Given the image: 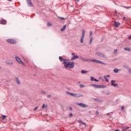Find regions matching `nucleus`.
Instances as JSON below:
<instances>
[{
	"label": "nucleus",
	"mask_w": 131,
	"mask_h": 131,
	"mask_svg": "<svg viewBox=\"0 0 131 131\" xmlns=\"http://www.w3.org/2000/svg\"><path fill=\"white\" fill-rule=\"evenodd\" d=\"M63 64H64V67L66 68H70V69L74 68V62H70L68 59L63 60Z\"/></svg>",
	"instance_id": "1"
},
{
	"label": "nucleus",
	"mask_w": 131,
	"mask_h": 131,
	"mask_svg": "<svg viewBox=\"0 0 131 131\" xmlns=\"http://www.w3.org/2000/svg\"><path fill=\"white\" fill-rule=\"evenodd\" d=\"M89 62H94V63H97V64H102V65H106V63L103 61H101L100 60H97L96 59H89Z\"/></svg>",
	"instance_id": "2"
},
{
	"label": "nucleus",
	"mask_w": 131,
	"mask_h": 131,
	"mask_svg": "<svg viewBox=\"0 0 131 131\" xmlns=\"http://www.w3.org/2000/svg\"><path fill=\"white\" fill-rule=\"evenodd\" d=\"M15 60L19 63V64H21V65H23V66H25V63L22 61L21 59L20 58L18 57V56H15Z\"/></svg>",
	"instance_id": "3"
},
{
	"label": "nucleus",
	"mask_w": 131,
	"mask_h": 131,
	"mask_svg": "<svg viewBox=\"0 0 131 131\" xmlns=\"http://www.w3.org/2000/svg\"><path fill=\"white\" fill-rule=\"evenodd\" d=\"M71 96L72 97H75L77 98H80L81 97H83V95L80 94H74V93H71Z\"/></svg>",
	"instance_id": "4"
},
{
	"label": "nucleus",
	"mask_w": 131,
	"mask_h": 131,
	"mask_svg": "<svg viewBox=\"0 0 131 131\" xmlns=\"http://www.w3.org/2000/svg\"><path fill=\"white\" fill-rule=\"evenodd\" d=\"M76 105L78 106H80V107H82V108H88L89 106L83 103H77Z\"/></svg>",
	"instance_id": "5"
},
{
	"label": "nucleus",
	"mask_w": 131,
	"mask_h": 131,
	"mask_svg": "<svg viewBox=\"0 0 131 131\" xmlns=\"http://www.w3.org/2000/svg\"><path fill=\"white\" fill-rule=\"evenodd\" d=\"M85 33V31L84 30H82V36L81 37V39H80L81 43H83V38H84Z\"/></svg>",
	"instance_id": "6"
},
{
	"label": "nucleus",
	"mask_w": 131,
	"mask_h": 131,
	"mask_svg": "<svg viewBox=\"0 0 131 131\" xmlns=\"http://www.w3.org/2000/svg\"><path fill=\"white\" fill-rule=\"evenodd\" d=\"M7 42H8V43H11V44H13V43H16V40H15V39H8L7 40Z\"/></svg>",
	"instance_id": "7"
},
{
	"label": "nucleus",
	"mask_w": 131,
	"mask_h": 131,
	"mask_svg": "<svg viewBox=\"0 0 131 131\" xmlns=\"http://www.w3.org/2000/svg\"><path fill=\"white\" fill-rule=\"evenodd\" d=\"M115 82H116V80H111V84L112 85H113V86H117L118 85V84L117 83H115Z\"/></svg>",
	"instance_id": "8"
},
{
	"label": "nucleus",
	"mask_w": 131,
	"mask_h": 131,
	"mask_svg": "<svg viewBox=\"0 0 131 131\" xmlns=\"http://www.w3.org/2000/svg\"><path fill=\"white\" fill-rule=\"evenodd\" d=\"M27 4L29 7H33V4H32V2H31V1H28Z\"/></svg>",
	"instance_id": "9"
},
{
	"label": "nucleus",
	"mask_w": 131,
	"mask_h": 131,
	"mask_svg": "<svg viewBox=\"0 0 131 131\" xmlns=\"http://www.w3.org/2000/svg\"><path fill=\"white\" fill-rule=\"evenodd\" d=\"M7 23V20H0V24H3L4 25V24H6Z\"/></svg>",
	"instance_id": "10"
},
{
	"label": "nucleus",
	"mask_w": 131,
	"mask_h": 131,
	"mask_svg": "<svg viewBox=\"0 0 131 131\" xmlns=\"http://www.w3.org/2000/svg\"><path fill=\"white\" fill-rule=\"evenodd\" d=\"M6 64H8V65H12L13 64V61L12 60H7L6 61Z\"/></svg>",
	"instance_id": "11"
},
{
	"label": "nucleus",
	"mask_w": 131,
	"mask_h": 131,
	"mask_svg": "<svg viewBox=\"0 0 131 131\" xmlns=\"http://www.w3.org/2000/svg\"><path fill=\"white\" fill-rule=\"evenodd\" d=\"M96 54L97 56H99V57H104V54H102L101 52H97Z\"/></svg>",
	"instance_id": "12"
},
{
	"label": "nucleus",
	"mask_w": 131,
	"mask_h": 131,
	"mask_svg": "<svg viewBox=\"0 0 131 131\" xmlns=\"http://www.w3.org/2000/svg\"><path fill=\"white\" fill-rule=\"evenodd\" d=\"M91 86H93L94 88H95L96 89H99V85H97L95 84H90Z\"/></svg>",
	"instance_id": "13"
},
{
	"label": "nucleus",
	"mask_w": 131,
	"mask_h": 131,
	"mask_svg": "<svg viewBox=\"0 0 131 131\" xmlns=\"http://www.w3.org/2000/svg\"><path fill=\"white\" fill-rule=\"evenodd\" d=\"M76 59H78V56L74 55L73 57H72L71 61H73V60H75Z\"/></svg>",
	"instance_id": "14"
},
{
	"label": "nucleus",
	"mask_w": 131,
	"mask_h": 131,
	"mask_svg": "<svg viewBox=\"0 0 131 131\" xmlns=\"http://www.w3.org/2000/svg\"><path fill=\"white\" fill-rule=\"evenodd\" d=\"M114 26H115L116 27H118V26H120V24L119 23H117L116 21H115L114 24Z\"/></svg>",
	"instance_id": "15"
},
{
	"label": "nucleus",
	"mask_w": 131,
	"mask_h": 131,
	"mask_svg": "<svg viewBox=\"0 0 131 131\" xmlns=\"http://www.w3.org/2000/svg\"><path fill=\"white\" fill-rule=\"evenodd\" d=\"M106 88V85H98V89H105Z\"/></svg>",
	"instance_id": "16"
},
{
	"label": "nucleus",
	"mask_w": 131,
	"mask_h": 131,
	"mask_svg": "<svg viewBox=\"0 0 131 131\" xmlns=\"http://www.w3.org/2000/svg\"><path fill=\"white\" fill-rule=\"evenodd\" d=\"M15 81L17 82V83L18 84H21V82H20V80H19V79H18V78L16 77L15 78Z\"/></svg>",
	"instance_id": "17"
},
{
	"label": "nucleus",
	"mask_w": 131,
	"mask_h": 131,
	"mask_svg": "<svg viewBox=\"0 0 131 131\" xmlns=\"http://www.w3.org/2000/svg\"><path fill=\"white\" fill-rule=\"evenodd\" d=\"M81 59L83 61H84L85 62H90V59H85L84 58H81Z\"/></svg>",
	"instance_id": "18"
},
{
	"label": "nucleus",
	"mask_w": 131,
	"mask_h": 131,
	"mask_svg": "<svg viewBox=\"0 0 131 131\" xmlns=\"http://www.w3.org/2000/svg\"><path fill=\"white\" fill-rule=\"evenodd\" d=\"M40 94H42V95H47V92L45 91L41 90Z\"/></svg>",
	"instance_id": "19"
},
{
	"label": "nucleus",
	"mask_w": 131,
	"mask_h": 131,
	"mask_svg": "<svg viewBox=\"0 0 131 131\" xmlns=\"http://www.w3.org/2000/svg\"><path fill=\"white\" fill-rule=\"evenodd\" d=\"M119 71V70H118V69H115L114 70V72H115V73H118Z\"/></svg>",
	"instance_id": "20"
},
{
	"label": "nucleus",
	"mask_w": 131,
	"mask_h": 131,
	"mask_svg": "<svg viewBox=\"0 0 131 131\" xmlns=\"http://www.w3.org/2000/svg\"><path fill=\"white\" fill-rule=\"evenodd\" d=\"M66 29V25L63 26V27L61 29V31H64Z\"/></svg>",
	"instance_id": "21"
},
{
	"label": "nucleus",
	"mask_w": 131,
	"mask_h": 131,
	"mask_svg": "<svg viewBox=\"0 0 131 131\" xmlns=\"http://www.w3.org/2000/svg\"><path fill=\"white\" fill-rule=\"evenodd\" d=\"M93 39H94V38H93V37H91L89 42L90 45H92V42H93Z\"/></svg>",
	"instance_id": "22"
},
{
	"label": "nucleus",
	"mask_w": 131,
	"mask_h": 131,
	"mask_svg": "<svg viewBox=\"0 0 131 131\" xmlns=\"http://www.w3.org/2000/svg\"><path fill=\"white\" fill-rule=\"evenodd\" d=\"M125 51H127L128 52H130V49L129 48H124Z\"/></svg>",
	"instance_id": "23"
},
{
	"label": "nucleus",
	"mask_w": 131,
	"mask_h": 131,
	"mask_svg": "<svg viewBox=\"0 0 131 131\" xmlns=\"http://www.w3.org/2000/svg\"><path fill=\"white\" fill-rule=\"evenodd\" d=\"M48 108V105H45V104H43V105H42V109H43V108Z\"/></svg>",
	"instance_id": "24"
},
{
	"label": "nucleus",
	"mask_w": 131,
	"mask_h": 131,
	"mask_svg": "<svg viewBox=\"0 0 131 131\" xmlns=\"http://www.w3.org/2000/svg\"><path fill=\"white\" fill-rule=\"evenodd\" d=\"M2 119H3V120H5V119H6V118H7V116H5V115H2Z\"/></svg>",
	"instance_id": "25"
},
{
	"label": "nucleus",
	"mask_w": 131,
	"mask_h": 131,
	"mask_svg": "<svg viewBox=\"0 0 131 131\" xmlns=\"http://www.w3.org/2000/svg\"><path fill=\"white\" fill-rule=\"evenodd\" d=\"M88 72H89V71H85V70H82L81 71V73H82V74H83V73H86Z\"/></svg>",
	"instance_id": "26"
},
{
	"label": "nucleus",
	"mask_w": 131,
	"mask_h": 131,
	"mask_svg": "<svg viewBox=\"0 0 131 131\" xmlns=\"http://www.w3.org/2000/svg\"><path fill=\"white\" fill-rule=\"evenodd\" d=\"M104 79H105V81H106V82H109V80L107 79V76H104Z\"/></svg>",
	"instance_id": "27"
},
{
	"label": "nucleus",
	"mask_w": 131,
	"mask_h": 131,
	"mask_svg": "<svg viewBox=\"0 0 131 131\" xmlns=\"http://www.w3.org/2000/svg\"><path fill=\"white\" fill-rule=\"evenodd\" d=\"M59 60H60V61H64V59H63V58H62V57H61V56H59Z\"/></svg>",
	"instance_id": "28"
},
{
	"label": "nucleus",
	"mask_w": 131,
	"mask_h": 131,
	"mask_svg": "<svg viewBox=\"0 0 131 131\" xmlns=\"http://www.w3.org/2000/svg\"><path fill=\"white\" fill-rule=\"evenodd\" d=\"M79 86H80V88H85V85H83V84H80L79 85Z\"/></svg>",
	"instance_id": "29"
},
{
	"label": "nucleus",
	"mask_w": 131,
	"mask_h": 131,
	"mask_svg": "<svg viewBox=\"0 0 131 131\" xmlns=\"http://www.w3.org/2000/svg\"><path fill=\"white\" fill-rule=\"evenodd\" d=\"M66 94H67V95H69V96H71V92L67 91Z\"/></svg>",
	"instance_id": "30"
},
{
	"label": "nucleus",
	"mask_w": 131,
	"mask_h": 131,
	"mask_svg": "<svg viewBox=\"0 0 131 131\" xmlns=\"http://www.w3.org/2000/svg\"><path fill=\"white\" fill-rule=\"evenodd\" d=\"M58 18H59V19H60V20H65V18H64V17H59Z\"/></svg>",
	"instance_id": "31"
},
{
	"label": "nucleus",
	"mask_w": 131,
	"mask_h": 131,
	"mask_svg": "<svg viewBox=\"0 0 131 131\" xmlns=\"http://www.w3.org/2000/svg\"><path fill=\"white\" fill-rule=\"evenodd\" d=\"M47 26H52V24L50 23H48Z\"/></svg>",
	"instance_id": "32"
},
{
	"label": "nucleus",
	"mask_w": 131,
	"mask_h": 131,
	"mask_svg": "<svg viewBox=\"0 0 131 131\" xmlns=\"http://www.w3.org/2000/svg\"><path fill=\"white\" fill-rule=\"evenodd\" d=\"M124 68H126V69H128V66H126V65H125V66H124Z\"/></svg>",
	"instance_id": "33"
},
{
	"label": "nucleus",
	"mask_w": 131,
	"mask_h": 131,
	"mask_svg": "<svg viewBox=\"0 0 131 131\" xmlns=\"http://www.w3.org/2000/svg\"><path fill=\"white\" fill-rule=\"evenodd\" d=\"M94 79H95L94 77H91V81H93V80H94Z\"/></svg>",
	"instance_id": "34"
},
{
	"label": "nucleus",
	"mask_w": 131,
	"mask_h": 131,
	"mask_svg": "<svg viewBox=\"0 0 131 131\" xmlns=\"http://www.w3.org/2000/svg\"><path fill=\"white\" fill-rule=\"evenodd\" d=\"M24 60H25V61H26V62L28 63L29 61H28V59H27V58H24Z\"/></svg>",
	"instance_id": "35"
},
{
	"label": "nucleus",
	"mask_w": 131,
	"mask_h": 131,
	"mask_svg": "<svg viewBox=\"0 0 131 131\" xmlns=\"http://www.w3.org/2000/svg\"><path fill=\"white\" fill-rule=\"evenodd\" d=\"M90 36H92V35H93V32L92 31L90 32Z\"/></svg>",
	"instance_id": "36"
},
{
	"label": "nucleus",
	"mask_w": 131,
	"mask_h": 131,
	"mask_svg": "<svg viewBox=\"0 0 131 131\" xmlns=\"http://www.w3.org/2000/svg\"><path fill=\"white\" fill-rule=\"evenodd\" d=\"M72 116H73V115L72 114V113L70 114L69 117H72Z\"/></svg>",
	"instance_id": "37"
},
{
	"label": "nucleus",
	"mask_w": 131,
	"mask_h": 131,
	"mask_svg": "<svg viewBox=\"0 0 131 131\" xmlns=\"http://www.w3.org/2000/svg\"><path fill=\"white\" fill-rule=\"evenodd\" d=\"M94 81H96L97 82H99V80H98L97 79H94Z\"/></svg>",
	"instance_id": "38"
},
{
	"label": "nucleus",
	"mask_w": 131,
	"mask_h": 131,
	"mask_svg": "<svg viewBox=\"0 0 131 131\" xmlns=\"http://www.w3.org/2000/svg\"><path fill=\"white\" fill-rule=\"evenodd\" d=\"M114 53L115 54H116V53H117V49L114 50Z\"/></svg>",
	"instance_id": "39"
},
{
	"label": "nucleus",
	"mask_w": 131,
	"mask_h": 131,
	"mask_svg": "<svg viewBox=\"0 0 131 131\" xmlns=\"http://www.w3.org/2000/svg\"><path fill=\"white\" fill-rule=\"evenodd\" d=\"M99 112H98V111H97L96 112V115H99Z\"/></svg>",
	"instance_id": "40"
},
{
	"label": "nucleus",
	"mask_w": 131,
	"mask_h": 131,
	"mask_svg": "<svg viewBox=\"0 0 131 131\" xmlns=\"http://www.w3.org/2000/svg\"><path fill=\"white\" fill-rule=\"evenodd\" d=\"M128 72L129 73H131V70H130V69H128Z\"/></svg>",
	"instance_id": "41"
},
{
	"label": "nucleus",
	"mask_w": 131,
	"mask_h": 131,
	"mask_svg": "<svg viewBox=\"0 0 131 131\" xmlns=\"http://www.w3.org/2000/svg\"><path fill=\"white\" fill-rule=\"evenodd\" d=\"M51 96L49 95H47V97L48 98H51Z\"/></svg>",
	"instance_id": "42"
},
{
	"label": "nucleus",
	"mask_w": 131,
	"mask_h": 131,
	"mask_svg": "<svg viewBox=\"0 0 131 131\" xmlns=\"http://www.w3.org/2000/svg\"><path fill=\"white\" fill-rule=\"evenodd\" d=\"M81 123H82V124H84L85 126L86 125V124L82 121H81Z\"/></svg>",
	"instance_id": "43"
},
{
	"label": "nucleus",
	"mask_w": 131,
	"mask_h": 131,
	"mask_svg": "<svg viewBox=\"0 0 131 131\" xmlns=\"http://www.w3.org/2000/svg\"><path fill=\"white\" fill-rule=\"evenodd\" d=\"M81 123H82V124H84L85 126L86 125V124L82 121H81Z\"/></svg>",
	"instance_id": "44"
},
{
	"label": "nucleus",
	"mask_w": 131,
	"mask_h": 131,
	"mask_svg": "<svg viewBox=\"0 0 131 131\" xmlns=\"http://www.w3.org/2000/svg\"><path fill=\"white\" fill-rule=\"evenodd\" d=\"M121 109H122V110H123L124 109V107L123 106H122Z\"/></svg>",
	"instance_id": "45"
},
{
	"label": "nucleus",
	"mask_w": 131,
	"mask_h": 131,
	"mask_svg": "<svg viewBox=\"0 0 131 131\" xmlns=\"http://www.w3.org/2000/svg\"><path fill=\"white\" fill-rule=\"evenodd\" d=\"M36 109H37V106H36V107L34 108V111H35V110H36Z\"/></svg>",
	"instance_id": "46"
},
{
	"label": "nucleus",
	"mask_w": 131,
	"mask_h": 131,
	"mask_svg": "<svg viewBox=\"0 0 131 131\" xmlns=\"http://www.w3.org/2000/svg\"><path fill=\"white\" fill-rule=\"evenodd\" d=\"M72 55L73 56H75V54L74 53H72Z\"/></svg>",
	"instance_id": "47"
},
{
	"label": "nucleus",
	"mask_w": 131,
	"mask_h": 131,
	"mask_svg": "<svg viewBox=\"0 0 131 131\" xmlns=\"http://www.w3.org/2000/svg\"><path fill=\"white\" fill-rule=\"evenodd\" d=\"M129 39H131V35L129 36Z\"/></svg>",
	"instance_id": "48"
},
{
	"label": "nucleus",
	"mask_w": 131,
	"mask_h": 131,
	"mask_svg": "<svg viewBox=\"0 0 131 131\" xmlns=\"http://www.w3.org/2000/svg\"><path fill=\"white\" fill-rule=\"evenodd\" d=\"M106 77H110V75H107L106 76Z\"/></svg>",
	"instance_id": "49"
},
{
	"label": "nucleus",
	"mask_w": 131,
	"mask_h": 131,
	"mask_svg": "<svg viewBox=\"0 0 131 131\" xmlns=\"http://www.w3.org/2000/svg\"><path fill=\"white\" fill-rule=\"evenodd\" d=\"M8 2H12V0H8Z\"/></svg>",
	"instance_id": "50"
},
{
	"label": "nucleus",
	"mask_w": 131,
	"mask_h": 131,
	"mask_svg": "<svg viewBox=\"0 0 131 131\" xmlns=\"http://www.w3.org/2000/svg\"><path fill=\"white\" fill-rule=\"evenodd\" d=\"M70 110H72V108L71 107H70Z\"/></svg>",
	"instance_id": "51"
},
{
	"label": "nucleus",
	"mask_w": 131,
	"mask_h": 131,
	"mask_svg": "<svg viewBox=\"0 0 131 131\" xmlns=\"http://www.w3.org/2000/svg\"><path fill=\"white\" fill-rule=\"evenodd\" d=\"M115 131H119V130H118L117 129V130H115Z\"/></svg>",
	"instance_id": "52"
},
{
	"label": "nucleus",
	"mask_w": 131,
	"mask_h": 131,
	"mask_svg": "<svg viewBox=\"0 0 131 131\" xmlns=\"http://www.w3.org/2000/svg\"><path fill=\"white\" fill-rule=\"evenodd\" d=\"M123 19H125V17H124L123 18Z\"/></svg>",
	"instance_id": "53"
},
{
	"label": "nucleus",
	"mask_w": 131,
	"mask_h": 131,
	"mask_svg": "<svg viewBox=\"0 0 131 131\" xmlns=\"http://www.w3.org/2000/svg\"><path fill=\"white\" fill-rule=\"evenodd\" d=\"M27 1H31V0H27Z\"/></svg>",
	"instance_id": "54"
},
{
	"label": "nucleus",
	"mask_w": 131,
	"mask_h": 131,
	"mask_svg": "<svg viewBox=\"0 0 131 131\" xmlns=\"http://www.w3.org/2000/svg\"><path fill=\"white\" fill-rule=\"evenodd\" d=\"M107 115H109V113H107Z\"/></svg>",
	"instance_id": "55"
},
{
	"label": "nucleus",
	"mask_w": 131,
	"mask_h": 131,
	"mask_svg": "<svg viewBox=\"0 0 131 131\" xmlns=\"http://www.w3.org/2000/svg\"><path fill=\"white\" fill-rule=\"evenodd\" d=\"M127 128H129V127H128Z\"/></svg>",
	"instance_id": "56"
},
{
	"label": "nucleus",
	"mask_w": 131,
	"mask_h": 131,
	"mask_svg": "<svg viewBox=\"0 0 131 131\" xmlns=\"http://www.w3.org/2000/svg\"><path fill=\"white\" fill-rule=\"evenodd\" d=\"M0 69H1V67H0Z\"/></svg>",
	"instance_id": "57"
}]
</instances>
